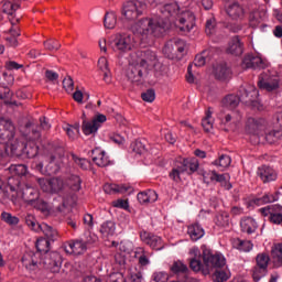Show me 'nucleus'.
<instances>
[{
    "label": "nucleus",
    "instance_id": "21",
    "mask_svg": "<svg viewBox=\"0 0 282 282\" xmlns=\"http://www.w3.org/2000/svg\"><path fill=\"white\" fill-rule=\"evenodd\" d=\"M226 52L232 56H241L243 54V42H241L239 35L231 37Z\"/></svg>",
    "mask_w": 282,
    "mask_h": 282
},
{
    "label": "nucleus",
    "instance_id": "49",
    "mask_svg": "<svg viewBox=\"0 0 282 282\" xmlns=\"http://www.w3.org/2000/svg\"><path fill=\"white\" fill-rule=\"evenodd\" d=\"M65 186V183L59 177H53L51 178V193H61Z\"/></svg>",
    "mask_w": 282,
    "mask_h": 282
},
{
    "label": "nucleus",
    "instance_id": "4",
    "mask_svg": "<svg viewBox=\"0 0 282 282\" xmlns=\"http://www.w3.org/2000/svg\"><path fill=\"white\" fill-rule=\"evenodd\" d=\"M31 206L36 210H41L43 215H50L51 213H55V215H67L69 213V198H62L59 204L54 203L51 207L47 202L42 198H36Z\"/></svg>",
    "mask_w": 282,
    "mask_h": 282
},
{
    "label": "nucleus",
    "instance_id": "15",
    "mask_svg": "<svg viewBox=\"0 0 282 282\" xmlns=\"http://www.w3.org/2000/svg\"><path fill=\"white\" fill-rule=\"evenodd\" d=\"M258 87L259 89H264V91H274L279 89V79L270 75V73H262L259 76Z\"/></svg>",
    "mask_w": 282,
    "mask_h": 282
},
{
    "label": "nucleus",
    "instance_id": "39",
    "mask_svg": "<svg viewBox=\"0 0 282 282\" xmlns=\"http://www.w3.org/2000/svg\"><path fill=\"white\" fill-rule=\"evenodd\" d=\"M230 76V68L226 64H220L216 67L215 77L218 80H226Z\"/></svg>",
    "mask_w": 282,
    "mask_h": 282
},
{
    "label": "nucleus",
    "instance_id": "5",
    "mask_svg": "<svg viewBox=\"0 0 282 282\" xmlns=\"http://www.w3.org/2000/svg\"><path fill=\"white\" fill-rule=\"evenodd\" d=\"M258 96L257 89L251 88L248 90L246 88L240 89V96L237 95H228L223 99V106L227 109H237L240 102H245L246 105H250V102H254V97Z\"/></svg>",
    "mask_w": 282,
    "mask_h": 282
},
{
    "label": "nucleus",
    "instance_id": "10",
    "mask_svg": "<svg viewBox=\"0 0 282 282\" xmlns=\"http://www.w3.org/2000/svg\"><path fill=\"white\" fill-rule=\"evenodd\" d=\"M41 264L53 273L61 272L63 257L56 251L48 252L43 257L42 261L40 262V265Z\"/></svg>",
    "mask_w": 282,
    "mask_h": 282
},
{
    "label": "nucleus",
    "instance_id": "6",
    "mask_svg": "<svg viewBox=\"0 0 282 282\" xmlns=\"http://www.w3.org/2000/svg\"><path fill=\"white\" fill-rule=\"evenodd\" d=\"M50 147L54 154L50 156L48 163L46 164V175L52 176L61 171V165H58L56 159L65 155V143H63V141H53L50 143Z\"/></svg>",
    "mask_w": 282,
    "mask_h": 282
},
{
    "label": "nucleus",
    "instance_id": "37",
    "mask_svg": "<svg viewBox=\"0 0 282 282\" xmlns=\"http://www.w3.org/2000/svg\"><path fill=\"white\" fill-rule=\"evenodd\" d=\"M234 248L240 250V252H250L252 250V242L237 238L234 240Z\"/></svg>",
    "mask_w": 282,
    "mask_h": 282
},
{
    "label": "nucleus",
    "instance_id": "29",
    "mask_svg": "<svg viewBox=\"0 0 282 282\" xmlns=\"http://www.w3.org/2000/svg\"><path fill=\"white\" fill-rule=\"evenodd\" d=\"M187 234L189 235L192 241H199L204 237V228L199 224H193L187 227Z\"/></svg>",
    "mask_w": 282,
    "mask_h": 282
},
{
    "label": "nucleus",
    "instance_id": "40",
    "mask_svg": "<svg viewBox=\"0 0 282 282\" xmlns=\"http://www.w3.org/2000/svg\"><path fill=\"white\" fill-rule=\"evenodd\" d=\"M215 224L219 228H228V226H230V216L228 213L218 214L215 217Z\"/></svg>",
    "mask_w": 282,
    "mask_h": 282
},
{
    "label": "nucleus",
    "instance_id": "14",
    "mask_svg": "<svg viewBox=\"0 0 282 282\" xmlns=\"http://www.w3.org/2000/svg\"><path fill=\"white\" fill-rule=\"evenodd\" d=\"M134 55L137 57L135 62L142 65L148 72L149 67L155 65V61H158V55L151 50L137 51Z\"/></svg>",
    "mask_w": 282,
    "mask_h": 282
},
{
    "label": "nucleus",
    "instance_id": "62",
    "mask_svg": "<svg viewBox=\"0 0 282 282\" xmlns=\"http://www.w3.org/2000/svg\"><path fill=\"white\" fill-rule=\"evenodd\" d=\"M83 241L85 242L86 247L91 246L98 241V236L91 232L85 234V238H82Z\"/></svg>",
    "mask_w": 282,
    "mask_h": 282
},
{
    "label": "nucleus",
    "instance_id": "30",
    "mask_svg": "<svg viewBox=\"0 0 282 282\" xmlns=\"http://www.w3.org/2000/svg\"><path fill=\"white\" fill-rule=\"evenodd\" d=\"M39 155V145L34 141H29L24 143V151L22 158H29V160H32V158H36Z\"/></svg>",
    "mask_w": 282,
    "mask_h": 282
},
{
    "label": "nucleus",
    "instance_id": "9",
    "mask_svg": "<svg viewBox=\"0 0 282 282\" xmlns=\"http://www.w3.org/2000/svg\"><path fill=\"white\" fill-rule=\"evenodd\" d=\"M111 47L115 52L126 54L135 47V37L131 34H119L112 42Z\"/></svg>",
    "mask_w": 282,
    "mask_h": 282
},
{
    "label": "nucleus",
    "instance_id": "1",
    "mask_svg": "<svg viewBox=\"0 0 282 282\" xmlns=\"http://www.w3.org/2000/svg\"><path fill=\"white\" fill-rule=\"evenodd\" d=\"M180 12V6L175 2L164 4L160 8V17L158 20L143 18L137 23V33L141 36L160 37L171 29V23Z\"/></svg>",
    "mask_w": 282,
    "mask_h": 282
},
{
    "label": "nucleus",
    "instance_id": "53",
    "mask_svg": "<svg viewBox=\"0 0 282 282\" xmlns=\"http://www.w3.org/2000/svg\"><path fill=\"white\" fill-rule=\"evenodd\" d=\"M274 202H279V195L270 193L257 199V204H272Z\"/></svg>",
    "mask_w": 282,
    "mask_h": 282
},
{
    "label": "nucleus",
    "instance_id": "13",
    "mask_svg": "<svg viewBox=\"0 0 282 282\" xmlns=\"http://www.w3.org/2000/svg\"><path fill=\"white\" fill-rule=\"evenodd\" d=\"M140 239L145 246H149L152 250H164V240L162 237L149 232L147 230H142L140 232Z\"/></svg>",
    "mask_w": 282,
    "mask_h": 282
},
{
    "label": "nucleus",
    "instance_id": "19",
    "mask_svg": "<svg viewBox=\"0 0 282 282\" xmlns=\"http://www.w3.org/2000/svg\"><path fill=\"white\" fill-rule=\"evenodd\" d=\"M242 67L245 69H264L265 63L261 57L249 54L243 57Z\"/></svg>",
    "mask_w": 282,
    "mask_h": 282
},
{
    "label": "nucleus",
    "instance_id": "44",
    "mask_svg": "<svg viewBox=\"0 0 282 282\" xmlns=\"http://www.w3.org/2000/svg\"><path fill=\"white\" fill-rule=\"evenodd\" d=\"M232 162L230 155L221 154L218 160L213 162L214 166H219L220 169H228Z\"/></svg>",
    "mask_w": 282,
    "mask_h": 282
},
{
    "label": "nucleus",
    "instance_id": "46",
    "mask_svg": "<svg viewBox=\"0 0 282 282\" xmlns=\"http://www.w3.org/2000/svg\"><path fill=\"white\" fill-rule=\"evenodd\" d=\"M9 171L12 173V175L23 177V175L28 174V166L23 164L10 165Z\"/></svg>",
    "mask_w": 282,
    "mask_h": 282
},
{
    "label": "nucleus",
    "instance_id": "25",
    "mask_svg": "<svg viewBox=\"0 0 282 282\" xmlns=\"http://www.w3.org/2000/svg\"><path fill=\"white\" fill-rule=\"evenodd\" d=\"M178 166L182 173H188L191 175L199 169V161L196 158L184 159Z\"/></svg>",
    "mask_w": 282,
    "mask_h": 282
},
{
    "label": "nucleus",
    "instance_id": "63",
    "mask_svg": "<svg viewBox=\"0 0 282 282\" xmlns=\"http://www.w3.org/2000/svg\"><path fill=\"white\" fill-rule=\"evenodd\" d=\"M142 100L144 102H153L155 100V90L154 89H148L145 93L141 95Z\"/></svg>",
    "mask_w": 282,
    "mask_h": 282
},
{
    "label": "nucleus",
    "instance_id": "16",
    "mask_svg": "<svg viewBox=\"0 0 282 282\" xmlns=\"http://www.w3.org/2000/svg\"><path fill=\"white\" fill-rule=\"evenodd\" d=\"M180 32L188 33L195 28V14L192 11H185L177 19Z\"/></svg>",
    "mask_w": 282,
    "mask_h": 282
},
{
    "label": "nucleus",
    "instance_id": "28",
    "mask_svg": "<svg viewBox=\"0 0 282 282\" xmlns=\"http://www.w3.org/2000/svg\"><path fill=\"white\" fill-rule=\"evenodd\" d=\"M22 263L26 270L30 272H34V270H39V260H36V254L26 253L22 257Z\"/></svg>",
    "mask_w": 282,
    "mask_h": 282
},
{
    "label": "nucleus",
    "instance_id": "54",
    "mask_svg": "<svg viewBox=\"0 0 282 282\" xmlns=\"http://www.w3.org/2000/svg\"><path fill=\"white\" fill-rule=\"evenodd\" d=\"M131 147L133 153H137V155H142V153H147V145L140 140L134 141Z\"/></svg>",
    "mask_w": 282,
    "mask_h": 282
},
{
    "label": "nucleus",
    "instance_id": "34",
    "mask_svg": "<svg viewBox=\"0 0 282 282\" xmlns=\"http://www.w3.org/2000/svg\"><path fill=\"white\" fill-rule=\"evenodd\" d=\"M264 139L268 142V144H276V142L281 141L282 139V130L281 129L271 130L265 133Z\"/></svg>",
    "mask_w": 282,
    "mask_h": 282
},
{
    "label": "nucleus",
    "instance_id": "41",
    "mask_svg": "<svg viewBox=\"0 0 282 282\" xmlns=\"http://www.w3.org/2000/svg\"><path fill=\"white\" fill-rule=\"evenodd\" d=\"M170 270L173 274H186L188 272V267L182 261H175Z\"/></svg>",
    "mask_w": 282,
    "mask_h": 282
},
{
    "label": "nucleus",
    "instance_id": "22",
    "mask_svg": "<svg viewBox=\"0 0 282 282\" xmlns=\"http://www.w3.org/2000/svg\"><path fill=\"white\" fill-rule=\"evenodd\" d=\"M228 17L232 19V21H241L243 17L246 15V11L243 10V7L239 4V2H234L227 7L226 10Z\"/></svg>",
    "mask_w": 282,
    "mask_h": 282
},
{
    "label": "nucleus",
    "instance_id": "56",
    "mask_svg": "<svg viewBox=\"0 0 282 282\" xmlns=\"http://www.w3.org/2000/svg\"><path fill=\"white\" fill-rule=\"evenodd\" d=\"M68 184L73 191H80V184H83V181L80 180V176L72 175L68 180Z\"/></svg>",
    "mask_w": 282,
    "mask_h": 282
},
{
    "label": "nucleus",
    "instance_id": "38",
    "mask_svg": "<svg viewBox=\"0 0 282 282\" xmlns=\"http://www.w3.org/2000/svg\"><path fill=\"white\" fill-rule=\"evenodd\" d=\"M25 149L24 142L13 141L10 145V151L12 155H15V158H23V151Z\"/></svg>",
    "mask_w": 282,
    "mask_h": 282
},
{
    "label": "nucleus",
    "instance_id": "59",
    "mask_svg": "<svg viewBox=\"0 0 282 282\" xmlns=\"http://www.w3.org/2000/svg\"><path fill=\"white\" fill-rule=\"evenodd\" d=\"M10 199L8 188L3 185V181L0 180V204H6Z\"/></svg>",
    "mask_w": 282,
    "mask_h": 282
},
{
    "label": "nucleus",
    "instance_id": "50",
    "mask_svg": "<svg viewBox=\"0 0 282 282\" xmlns=\"http://www.w3.org/2000/svg\"><path fill=\"white\" fill-rule=\"evenodd\" d=\"M208 61V51H203L200 54L195 56L194 65L195 67H204Z\"/></svg>",
    "mask_w": 282,
    "mask_h": 282
},
{
    "label": "nucleus",
    "instance_id": "27",
    "mask_svg": "<svg viewBox=\"0 0 282 282\" xmlns=\"http://www.w3.org/2000/svg\"><path fill=\"white\" fill-rule=\"evenodd\" d=\"M240 228L242 232H247V235H252L253 232H257V228H259V225L257 224V220L252 217H245L240 220Z\"/></svg>",
    "mask_w": 282,
    "mask_h": 282
},
{
    "label": "nucleus",
    "instance_id": "2",
    "mask_svg": "<svg viewBox=\"0 0 282 282\" xmlns=\"http://www.w3.org/2000/svg\"><path fill=\"white\" fill-rule=\"evenodd\" d=\"M200 250L194 247L189 251V254L193 257L189 261V268L194 272L204 271V268H206L205 273L208 274L210 268H224L226 265V258L219 253H213V250L208 246L203 245Z\"/></svg>",
    "mask_w": 282,
    "mask_h": 282
},
{
    "label": "nucleus",
    "instance_id": "18",
    "mask_svg": "<svg viewBox=\"0 0 282 282\" xmlns=\"http://www.w3.org/2000/svg\"><path fill=\"white\" fill-rule=\"evenodd\" d=\"M257 175L258 177H260L263 184H270V182H276V177H279V174H276V171L268 165H262L258 167Z\"/></svg>",
    "mask_w": 282,
    "mask_h": 282
},
{
    "label": "nucleus",
    "instance_id": "11",
    "mask_svg": "<svg viewBox=\"0 0 282 282\" xmlns=\"http://www.w3.org/2000/svg\"><path fill=\"white\" fill-rule=\"evenodd\" d=\"M149 74V70L144 68L139 62L134 61L129 64L126 76L130 83H140L144 80V77Z\"/></svg>",
    "mask_w": 282,
    "mask_h": 282
},
{
    "label": "nucleus",
    "instance_id": "8",
    "mask_svg": "<svg viewBox=\"0 0 282 282\" xmlns=\"http://www.w3.org/2000/svg\"><path fill=\"white\" fill-rule=\"evenodd\" d=\"M17 135V127L12 119L0 117V144H9Z\"/></svg>",
    "mask_w": 282,
    "mask_h": 282
},
{
    "label": "nucleus",
    "instance_id": "58",
    "mask_svg": "<svg viewBox=\"0 0 282 282\" xmlns=\"http://www.w3.org/2000/svg\"><path fill=\"white\" fill-rule=\"evenodd\" d=\"M44 47L48 52H57V50H61V43L56 40H47L44 42Z\"/></svg>",
    "mask_w": 282,
    "mask_h": 282
},
{
    "label": "nucleus",
    "instance_id": "36",
    "mask_svg": "<svg viewBox=\"0 0 282 282\" xmlns=\"http://www.w3.org/2000/svg\"><path fill=\"white\" fill-rule=\"evenodd\" d=\"M100 232L104 237H113L116 234V224L111 220H107L101 225Z\"/></svg>",
    "mask_w": 282,
    "mask_h": 282
},
{
    "label": "nucleus",
    "instance_id": "23",
    "mask_svg": "<svg viewBox=\"0 0 282 282\" xmlns=\"http://www.w3.org/2000/svg\"><path fill=\"white\" fill-rule=\"evenodd\" d=\"M129 191H131V186L129 185H118V184H111V183H106L104 185V192L107 195H122L124 193H129Z\"/></svg>",
    "mask_w": 282,
    "mask_h": 282
},
{
    "label": "nucleus",
    "instance_id": "32",
    "mask_svg": "<svg viewBox=\"0 0 282 282\" xmlns=\"http://www.w3.org/2000/svg\"><path fill=\"white\" fill-rule=\"evenodd\" d=\"M98 129H100V123H95L93 120L87 121L84 120L82 124V131L84 135H94L98 132Z\"/></svg>",
    "mask_w": 282,
    "mask_h": 282
},
{
    "label": "nucleus",
    "instance_id": "20",
    "mask_svg": "<svg viewBox=\"0 0 282 282\" xmlns=\"http://www.w3.org/2000/svg\"><path fill=\"white\" fill-rule=\"evenodd\" d=\"M93 162L100 169H105L111 164V160L107 155V152L96 148L91 151Z\"/></svg>",
    "mask_w": 282,
    "mask_h": 282
},
{
    "label": "nucleus",
    "instance_id": "64",
    "mask_svg": "<svg viewBox=\"0 0 282 282\" xmlns=\"http://www.w3.org/2000/svg\"><path fill=\"white\" fill-rule=\"evenodd\" d=\"M154 282H166L169 281V274L166 272H155L152 275Z\"/></svg>",
    "mask_w": 282,
    "mask_h": 282
},
{
    "label": "nucleus",
    "instance_id": "7",
    "mask_svg": "<svg viewBox=\"0 0 282 282\" xmlns=\"http://www.w3.org/2000/svg\"><path fill=\"white\" fill-rule=\"evenodd\" d=\"M147 10V2L142 0H132L123 3L121 14L127 21H135L138 17H142Z\"/></svg>",
    "mask_w": 282,
    "mask_h": 282
},
{
    "label": "nucleus",
    "instance_id": "3",
    "mask_svg": "<svg viewBox=\"0 0 282 282\" xmlns=\"http://www.w3.org/2000/svg\"><path fill=\"white\" fill-rule=\"evenodd\" d=\"M8 186L12 193H17L18 197H21L29 206L39 197V191L36 188L30 185H21L19 178L9 177Z\"/></svg>",
    "mask_w": 282,
    "mask_h": 282
},
{
    "label": "nucleus",
    "instance_id": "17",
    "mask_svg": "<svg viewBox=\"0 0 282 282\" xmlns=\"http://www.w3.org/2000/svg\"><path fill=\"white\" fill-rule=\"evenodd\" d=\"M0 6H2L3 14H8L11 25H17L20 19L17 18L15 13H17V10L21 8V6L17 3H12L11 0H0Z\"/></svg>",
    "mask_w": 282,
    "mask_h": 282
},
{
    "label": "nucleus",
    "instance_id": "12",
    "mask_svg": "<svg viewBox=\"0 0 282 282\" xmlns=\"http://www.w3.org/2000/svg\"><path fill=\"white\" fill-rule=\"evenodd\" d=\"M203 181L205 184L218 182L226 191H230V188H232V184H230V174H218L216 171L205 172L203 174Z\"/></svg>",
    "mask_w": 282,
    "mask_h": 282
},
{
    "label": "nucleus",
    "instance_id": "51",
    "mask_svg": "<svg viewBox=\"0 0 282 282\" xmlns=\"http://www.w3.org/2000/svg\"><path fill=\"white\" fill-rule=\"evenodd\" d=\"M263 124H265L264 119L251 118L248 120V127H249V129H252L253 133H257V131H259V129H261L263 127Z\"/></svg>",
    "mask_w": 282,
    "mask_h": 282
},
{
    "label": "nucleus",
    "instance_id": "45",
    "mask_svg": "<svg viewBox=\"0 0 282 282\" xmlns=\"http://www.w3.org/2000/svg\"><path fill=\"white\" fill-rule=\"evenodd\" d=\"M35 248L37 252H44L45 254L50 253V240L46 238H40L35 242Z\"/></svg>",
    "mask_w": 282,
    "mask_h": 282
},
{
    "label": "nucleus",
    "instance_id": "61",
    "mask_svg": "<svg viewBox=\"0 0 282 282\" xmlns=\"http://www.w3.org/2000/svg\"><path fill=\"white\" fill-rule=\"evenodd\" d=\"M142 272L140 271H130L127 282H142Z\"/></svg>",
    "mask_w": 282,
    "mask_h": 282
},
{
    "label": "nucleus",
    "instance_id": "43",
    "mask_svg": "<svg viewBox=\"0 0 282 282\" xmlns=\"http://www.w3.org/2000/svg\"><path fill=\"white\" fill-rule=\"evenodd\" d=\"M256 265L268 270V265H270V256L268 253H258L256 257Z\"/></svg>",
    "mask_w": 282,
    "mask_h": 282
},
{
    "label": "nucleus",
    "instance_id": "24",
    "mask_svg": "<svg viewBox=\"0 0 282 282\" xmlns=\"http://www.w3.org/2000/svg\"><path fill=\"white\" fill-rule=\"evenodd\" d=\"M65 250L68 254H84V252H87V246L85 245V240L77 239L68 243Z\"/></svg>",
    "mask_w": 282,
    "mask_h": 282
},
{
    "label": "nucleus",
    "instance_id": "48",
    "mask_svg": "<svg viewBox=\"0 0 282 282\" xmlns=\"http://www.w3.org/2000/svg\"><path fill=\"white\" fill-rule=\"evenodd\" d=\"M24 221L26 226L31 228V230H34L35 232H39V230H41V227H39L41 225L36 221V218L34 217V215L28 214L24 217Z\"/></svg>",
    "mask_w": 282,
    "mask_h": 282
},
{
    "label": "nucleus",
    "instance_id": "26",
    "mask_svg": "<svg viewBox=\"0 0 282 282\" xmlns=\"http://www.w3.org/2000/svg\"><path fill=\"white\" fill-rule=\"evenodd\" d=\"M137 199H138L139 204H142V205L154 204V202H158V193L153 189L140 192L137 195Z\"/></svg>",
    "mask_w": 282,
    "mask_h": 282
},
{
    "label": "nucleus",
    "instance_id": "35",
    "mask_svg": "<svg viewBox=\"0 0 282 282\" xmlns=\"http://www.w3.org/2000/svg\"><path fill=\"white\" fill-rule=\"evenodd\" d=\"M116 23H118V17L116 12H107L104 18V25L107 30H113L116 28Z\"/></svg>",
    "mask_w": 282,
    "mask_h": 282
},
{
    "label": "nucleus",
    "instance_id": "52",
    "mask_svg": "<svg viewBox=\"0 0 282 282\" xmlns=\"http://www.w3.org/2000/svg\"><path fill=\"white\" fill-rule=\"evenodd\" d=\"M1 219L6 224H9V226H17V225H19V217L12 216V214H10L8 212H2Z\"/></svg>",
    "mask_w": 282,
    "mask_h": 282
},
{
    "label": "nucleus",
    "instance_id": "47",
    "mask_svg": "<svg viewBox=\"0 0 282 282\" xmlns=\"http://www.w3.org/2000/svg\"><path fill=\"white\" fill-rule=\"evenodd\" d=\"M213 111H210V108H208L206 112V117L202 120V127L206 133H209V131L213 129Z\"/></svg>",
    "mask_w": 282,
    "mask_h": 282
},
{
    "label": "nucleus",
    "instance_id": "55",
    "mask_svg": "<svg viewBox=\"0 0 282 282\" xmlns=\"http://www.w3.org/2000/svg\"><path fill=\"white\" fill-rule=\"evenodd\" d=\"M14 84V76L8 72H2L0 77V85L8 87V85Z\"/></svg>",
    "mask_w": 282,
    "mask_h": 282
},
{
    "label": "nucleus",
    "instance_id": "31",
    "mask_svg": "<svg viewBox=\"0 0 282 282\" xmlns=\"http://www.w3.org/2000/svg\"><path fill=\"white\" fill-rule=\"evenodd\" d=\"M40 230L43 231V235L46 237L47 241H56L58 239V231L53 229L52 226L43 223L39 226Z\"/></svg>",
    "mask_w": 282,
    "mask_h": 282
},
{
    "label": "nucleus",
    "instance_id": "60",
    "mask_svg": "<svg viewBox=\"0 0 282 282\" xmlns=\"http://www.w3.org/2000/svg\"><path fill=\"white\" fill-rule=\"evenodd\" d=\"M37 184L43 193H51V178H37Z\"/></svg>",
    "mask_w": 282,
    "mask_h": 282
},
{
    "label": "nucleus",
    "instance_id": "42",
    "mask_svg": "<svg viewBox=\"0 0 282 282\" xmlns=\"http://www.w3.org/2000/svg\"><path fill=\"white\" fill-rule=\"evenodd\" d=\"M254 282H260L268 274V269L254 265L251 270Z\"/></svg>",
    "mask_w": 282,
    "mask_h": 282
},
{
    "label": "nucleus",
    "instance_id": "57",
    "mask_svg": "<svg viewBox=\"0 0 282 282\" xmlns=\"http://www.w3.org/2000/svg\"><path fill=\"white\" fill-rule=\"evenodd\" d=\"M215 28H217V21L215 20V18H212L206 21L205 32L207 36L215 34Z\"/></svg>",
    "mask_w": 282,
    "mask_h": 282
},
{
    "label": "nucleus",
    "instance_id": "33",
    "mask_svg": "<svg viewBox=\"0 0 282 282\" xmlns=\"http://www.w3.org/2000/svg\"><path fill=\"white\" fill-rule=\"evenodd\" d=\"M271 257L275 265L282 267V243H276L272 247Z\"/></svg>",
    "mask_w": 282,
    "mask_h": 282
}]
</instances>
